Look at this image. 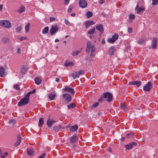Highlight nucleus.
<instances>
[{
    "label": "nucleus",
    "instance_id": "473e14b6",
    "mask_svg": "<svg viewBox=\"0 0 158 158\" xmlns=\"http://www.w3.org/2000/svg\"><path fill=\"white\" fill-rule=\"evenodd\" d=\"M27 70V69L25 67L22 68L21 69V72L22 74H25Z\"/></svg>",
    "mask_w": 158,
    "mask_h": 158
},
{
    "label": "nucleus",
    "instance_id": "9b49d317",
    "mask_svg": "<svg viewBox=\"0 0 158 158\" xmlns=\"http://www.w3.org/2000/svg\"><path fill=\"white\" fill-rule=\"evenodd\" d=\"M79 3L80 6L81 8H85L87 6V2L85 0H80Z\"/></svg>",
    "mask_w": 158,
    "mask_h": 158
},
{
    "label": "nucleus",
    "instance_id": "39448f33",
    "mask_svg": "<svg viewBox=\"0 0 158 158\" xmlns=\"http://www.w3.org/2000/svg\"><path fill=\"white\" fill-rule=\"evenodd\" d=\"M152 87L151 83L150 81L148 82L147 84H146L143 88V90L145 92H149L151 88Z\"/></svg>",
    "mask_w": 158,
    "mask_h": 158
},
{
    "label": "nucleus",
    "instance_id": "79ce46f5",
    "mask_svg": "<svg viewBox=\"0 0 158 158\" xmlns=\"http://www.w3.org/2000/svg\"><path fill=\"white\" fill-rule=\"evenodd\" d=\"M14 88L17 90H19V87L18 84H15L14 85Z\"/></svg>",
    "mask_w": 158,
    "mask_h": 158
},
{
    "label": "nucleus",
    "instance_id": "0eeeda50",
    "mask_svg": "<svg viewBox=\"0 0 158 158\" xmlns=\"http://www.w3.org/2000/svg\"><path fill=\"white\" fill-rule=\"evenodd\" d=\"M137 145V143L135 142H132L129 144L126 145L125 147L127 150H130L134 146H136Z\"/></svg>",
    "mask_w": 158,
    "mask_h": 158
},
{
    "label": "nucleus",
    "instance_id": "774afa93",
    "mask_svg": "<svg viewBox=\"0 0 158 158\" xmlns=\"http://www.w3.org/2000/svg\"><path fill=\"white\" fill-rule=\"evenodd\" d=\"M125 138L124 137H123L121 138V140L122 141H123L125 140Z\"/></svg>",
    "mask_w": 158,
    "mask_h": 158
},
{
    "label": "nucleus",
    "instance_id": "6e6d98bb",
    "mask_svg": "<svg viewBox=\"0 0 158 158\" xmlns=\"http://www.w3.org/2000/svg\"><path fill=\"white\" fill-rule=\"evenodd\" d=\"M64 4L67 5L69 2L70 0H64Z\"/></svg>",
    "mask_w": 158,
    "mask_h": 158
},
{
    "label": "nucleus",
    "instance_id": "e2e57ef3",
    "mask_svg": "<svg viewBox=\"0 0 158 158\" xmlns=\"http://www.w3.org/2000/svg\"><path fill=\"white\" fill-rule=\"evenodd\" d=\"M24 38L23 37H21L20 38V39H19V40H20V41H22L24 39Z\"/></svg>",
    "mask_w": 158,
    "mask_h": 158
},
{
    "label": "nucleus",
    "instance_id": "4be33fe9",
    "mask_svg": "<svg viewBox=\"0 0 158 158\" xmlns=\"http://www.w3.org/2000/svg\"><path fill=\"white\" fill-rule=\"evenodd\" d=\"M78 127V126L77 125H75L71 127L70 130L73 132L77 130Z\"/></svg>",
    "mask_w": 158,
    "mask_h": 158
},
{
    "label": "nucleus",
    "instance_id": "9d476101",
    "mask_svg": "<svg viewBox=\"0 0 158 158\" xmlns=\"http://www.w3.org/2000/svg\"><path fill=\"white\" fill-rule=\"evenodd\" d=\"M56 122V121L53 119H50L49 117L47 120V124L49 127H51L52 125Z\"/></svg>",
    "mask_w": 158,
    "mask_h": 158
},
{
    "label": "nucleus",
    "instance_id": "c03bdc74",
    "mask_svg": "<svg viewBox=\"0 0 158 158\" xmlns=\"http://www.w3.org/2000/svg\"><path fill=\"white\" fill-rule=\"evenodd\" d=\"M144 8H143L142 7H139V5H137L136 6V7H135V10H144Z\"/></svg>",
    "mask_w": 158,
    "mask_h": 158
},
{
    "label": "nucleus",
    "instance_id": "ddd939ff",
    "mask_svg": "<svg viewBox=\"0 0 158 158\" xmlns=\"http://www.w3.org/2000/svg\"><path fill=\"white\" fill-rule=\"evenodd\" d=\"M6 67H0V76L1 77H4L5 75V70Z\"/></svg>",
    "mask_w": 158,
    "mask_h": 158
},
{
    "label": "nucleus",
    "instance_id": "72a5a7b5",
    "mask_svg": "<svg viewBox=\"0 0 158 158\" xmlns=\"http://www.w3.org/2000/svg\"><path fill=\"white\" fill-rule=\"evenodd\" d=\"M118 35L117 33H115L114 35H113L112 36V38L115 40V41L116 40H117L118 38Z\"/></svg>",
    "mask_w": 158,
    "mask_h": 158
},
{
    "label": "nucleus",
    "instance_id": "a878e982",
    "mask_svg": "<svg viewBox=\"0 0 158 158\" xmlns=\"http://www.w3.org/2000/svg\"><path fill=\"white\" fill-rule=\"evenodd\" d=\"M93 15V13L89 11H88L86 13V16L88 18H89L91 17Z\"/></svg>",
    "mask_w": 158,
    "mask_h": 158
},
{
    "label": "nucleus",
    "instance_id": "f3484780",
    "mask_svg": "<svg viewBox=\"0 0 158 158\" xmlns=\"http://www.w3.org/2000/svg\"><path fill=\"white\" fill-rule=\"evenodd\" d=\"M141 81H133L129 83L130 85H136L137 87H139L141 85Z\"/></svg>",
    "mask_w": 158,
    "mask_h": 158
},
{
    "label": "nucleus",
    "instance_id": "13d9d810",
    "mask_svg": "<svg viewBox=\"0 0 158 158\" xmlns=\"http://www.w3.org/2000/svg\"><path fill=\"white\" fill-rule=\"evenodd\" d=\"M25 7L23 6H21L20 7V10H25Z\"/></svg>",
    "mask_w": 158,
    "mask_h": 158
},
{
    "label": "nucleus",
    "instance_id": "5701e85b",
    "mask_svg": "<svg viewBox=\"0 0 158 158\" xmlns=\"http://www.w3.org/2000/svg\"><path fill=\"white\" fill-rule=\"evenodd\" d=\"M56 94L54 93H51L49 94L48 97L51 100H53Z\"/></svg>",
    "mask_w": 158,
    "mask_h": 158
},
{
    "label": "nucleus",
    "instance_id": "a211bd4d",
    "mask_svg": "<svg viewBox=\"0 0 158 158\" xmlns=\"http://www.w3.org/2000/svg\"><path fill=\"white\" fill-rule=\"evenodd\" d=\"M71 142L72 143H75L78 140V138L77 135H74L70 138Z\"/></svg>",
    "mask_w": 158,
    "mask_h": 158
},
{
    "label": "nucleus",
    "instance_id": "864d4df0",
    "mask_svg": "<svg viewBox=\"0 0 158 158\" xmlns=\"http://www.w3.org/2000/svg\"><path fill=\"white\" fill-rule=\"evenodd\" d=\"M64 22L65 24L67 25H68L69 24V21L66 19H64Z\"/></svg>",
    "mask_w": 158,
    "mask_h": 158
},
{
    "label": "nucleus",
    "instance_id": "c85d7f7f",
    "mask_svg": "<svg viewBox=\"0 0 158 158\" xmlns=\"http://www.w3.org/2000/svg\"><path fill=\"white\" fill-rule=\"evenodd\" d=\"M134 133L133 131H131L129 133L126 135V137L127 138H131L134 136Z\"/></svg>",
    "mask_w": 158,
    "mask_h": 158
},
{
    "label": "nucleus",
    "instance_id": "6e6552de",
    "mask_svg": "<svg viewBox=\"0 0 158 158\" xmlns=\"http://www.w3.org/2000/svg\"><path fill=\"white\" fill-rule=\"evenodd\" d=\"M27 155L29 156H32L34 155V148L31 147L27 148Z\"/></svg>",
    "mask_w": 158,
    "mask_h": 158
},
{
    "label": "nucleus",
    "instance_id": "bb28decb",
    "mask_svg": "<svg viewBox=\"0 0 158 158\" xmlns=\"http://www.w3.org/2000/svg\"><path fill=\"white\" fill-rule=\"evenodd\" d=\"M44 123V119L43 118H40L39 122V126L41 127Z\"/></svg>",
    "mask_w": 158,
    "mask_h": 158
},
{
    "label": "nucleus",
    "instance_id": "052dcab7",
    "mask_svg": "<svg viewBox=\"0 0 158 158\" xmlns=\"http://www.w3.org/2000/svg\"><path fill=\"white\" fill-rule=\"evenodd\" d=\"M104 2V1L103 0H101L99 2V3L100 4H102Z\"/></svg>",
    "mask_w": 158,
    "mask_h": 158
},
{
    "label": "nucleus",
    "instance_id": "09e8293b",
    "mask_svg": "<svg viewBox=\"0 0 158 158\" xmlns=\"http://www.w3.org/2000/svg\"><path fill=\"white\" fill-rule=\"evenodd\" d=\"M99 103L98 102L96 103L95 104H94L92 105V107L95 108L98 105Z\"/></svg>",
    "mask_w": 158,
    "mask_h": 158
},
{
    "label": "nucleus",
    "instance_id": "2f4dec72",
    "mask_svg": "<svg viewBox=\"0 0 158 158\" xmlns=\"http://www.w3.org/2000/svg\"><path fill=\"white\" fill-rule=\"evenodd\" d=\"M30 26V23H27V24L25 26V29L26 32H27L29 31Z\"/></svg>",
    "mask_w": 158,
    "mask_h": 158
},
{
    "label": "nucleus",
    "instance_id": "4468645a",
    "mask_svg": "<svg viewBox=\"0 0 158 158\" xmlns=\"http://www.w3.org/2000/svg\"><path fill=\"white\" fill-rule=\"evenodd\" d=\"M95 24V23L93 21H88L85 23V27L86 28H88L90 26L94 24Z\"/></svg>",
    "mask_w": 158,
    "mask_h": 158
},
{
    "label": "nucleus",
    "instance_id": "393cba45",
    "mask_svg": "<svg viewBox=\"0 0 158 158\" xmlns=\"http://www.w3.org/2000/svg\"><path fill=\"white\" fill-rule=\"evenodd\" d=\"M135 16L134 14H130L129 16L130 19L128 22L130 23L132 22V20L135 18Z\"/></svg>",
    "mask_w": 158,
    "mask_h": 158
},
{
    "label": "nucleus",
    "instance_id": "bf43d9fd",
    "mask_svg": "<svg viewBox=\"0 0 158 158\" xmlns=\"http://www.w3.org/2000/svg\"><path fill=\"white\" fill-rule=\"evenodd\" d=\"M107 150L108 151L110 152H112V150L110 148H108Z\"/></svg>",
    "mask_w": 158,
    "mask_h": 158
},
{
    "label": "nucleus",
    "instance_id": "de8ad7c7",
    "mask_svg": "<svg viewBox=\"0 0 158 158\" xmlns=\"http://www.w3.org/2000/svg\"><path fill=\"white\" fill-rule=\"evenodd\" d=\"M72 64V62H68L65 63L64 65L66 66H68Z\"/></svg>",
    "mask_w": 158,
    "mask_h": 158
},
{
    "label": "nucleus",
    "instance_id": "8fccbe9b",
    "mask_svg": "<svg viewBox=\"0 0 158 158\" xmlns=\"http://www.w3.org/2000/svg\"><path fill=\"white\" fill-rule=\"evenodd\" d=\"M46 154L45 153H43L40 156H39L38 158H44Z\"/></svg>",
    "mask_w": 158,
    "mask_h": 158
},
{
    "label": "nucleus",
    "instance_id": "7c9ffc66",
    "mask_svg": "<svg viewBox=\"0 0 158 158\" xmlns=\"http://www.w3.org/2000/svg\"><path fill=\"white\" fill-rule=\"evenodd\" d=\"M49 27L48 26L45 27L42 31V33L44 34L47 33L48 32Z\"/></svg>",
    "mask_w": 158,
    "mask_h": 158
},
{
    "label": "nucleus",
    "instance_id": "37998d69",
    "mask_svg": "<svg viewBox=\"0 0 158 158\" xmlns=\"http://www.w3.org/2000/svg\"><path fill=\"white\" fill-rule=\"evenodd\" d=\"M120 107L123 109L125 110L126 108V106L124 103H121Z\"/></svg>",
    "mask_w": 158,
    "mask_h": 158
},
{
    "label": "nucleus",
    "instance_id": "cd10ccee",
    "mask_svg": "<svg viewBox=\"0 0 158 158\" xmlns=\"http://www.w3.org/2000/svg\"><path fill=\"white\" fill-rule=\"evenodd\" d=\"M76 104L74 103H71L67 106V107L69 109L74 108Z\"/></svg>",
    "mask_w": 158,
    "mask_h": 158
},
{
    "label": "nucleus",
    "instance_id": "69168bd1",
    "mask_svg": "<svg viewBox=\"0 0 158 158\" xmlns=\"http://www.w3.org/2000/svg\"><path fill=\"white\" fill-rule=\"evenodd\" d=\"M3 9V5H0V10H2Z\"/></svg>",
    "mask_w": 158,
    "mask_h": 158
},
{
    "label": "nucleus",
    "instance_id": "b1692460",
    "mask_svg": "<svg viewBox=\"0 0 158 158\" xmlns=\"http://www.w3.org/2000/svg\"><path fill=\"white\" fill-rule=\"evenodd\" d=\"M72 76L74 79L76 78H78L79 77L77 72H74L73 73H72Z\"/></svg>",
    "mask_w": 158,
    "mask_h": 158
},
{
    "label": "nucleus",
    "instance_id": "c9c22d12",
    "mask_svg": "<svg viewBox=\"0 0 158 158\" xmlns=\"http://www.w3.org/2000/svg\"><path fill=\"white\" fill-rule=\"evenodd\" d=\"M145 41V40L143 39L139 40L138 41V43L139 44H143Z\"/></svg>",
    "mask_w": 158,
    "mask_h": 158
},
{
    "label": "nucleus",
    "instance_id": "7ed1b4c3",
    "mask_svg": "<svg viewBox=\"0 0 158 158\" xmlns=\"http://www.w3.org/2000/svg\"><path fill=\"white\" fill-rule=\"evenodd\" d=\"M29 101V97L26 94V96L23 98L21 99L20 101L19 102L18 105L19 106H21L23 105H25L27 104Z\"/></svg>",
    "mask_w": 158,
    "mask_h": 158
},
{
    "label": "nucleus",
    "instance_id": "680f3d73",
    "mask_svg": "<svg viewBox=\"0 0 158 158\" xmlns=\"http://www.w3.org/2000/svg\"><path fill=\"white\" fill-rule=\"evenodd\" d=\"M60 81V79L59 78H56V81L57 82H59Z\"/></svg>",
    "mask_w": 158,
    "mask_h": 158
},
{
    "label": "nucleus",
    "instance_id": "f03ea898",
    "mask_svg": "<svg viewBox=\"0 0 158 158\" xmlns=\"http://www.w3.org/2000/svg\"><path fill=\"white\" fill-rule=\"evenodd\" d=\"M86 51L87 52L91 51V53L90 55L91 57H92L94 56L93 53L95 51V48L94 45L89 41L87 42Z\"/></svg>",
    "mask_w": 158,
    "mask_h": 158
},
{
    "label": "nucleus",
    "instance_id": "4d7b16f0",
    "mask_svg": "<svg viewBox=\"0 0 158 158\" xmlns=\"http://www.w3.org/2000/svg\"><path fill=\"white\" fill-rule=\"evenodd\" d=\"M17 53H18V54L20 53H21V49L19 48H17Z\"/></svg>",
    "mask_w": 158,
    "mask_h": 158
},
{
    "label": "nucleus",
    "instance_id": "603ef678",
    "mask_svg": "<svg viewBox=\"0 0 158 158\" xmlns=\"http://www.w3.org/2000/svg\"><path fill=\"white\" fill-rule=\"evenodd\" d=\"M143 10H136V13L137 14L139 15H141L143 13Z\"/></svg>",
    "mask_w": 158,
    "mask_h": 158
},
{
    "label": "nucleus",
    "instance_id": "3c124183",
    "mask_svg": "<svg viewBox=\"0 0 158 158\" xmlns=\"http://www.w3.org/2000/svg\"><path fill=\"white\" fill-rule=\"evenodd\" d=\"M132 29L131 27H128V32L129 33H131L132 32Z\"/></svg>",
    "mask_w": 158,
    "mask_h": 158
},
{
    "label": "nucleus",
    "instance_id": "a19ab883",
    "mask_svg": "<svg viewBox=\"0 0 158 158\" xmlns=\"http://www.w3.org/2000/svg\"><path fill=\"white\" fill-rule=\"evenodd\" d=\"M8 123L10 124H12L14 125L16 123V121L14 119H11L9 121Z\"/></svg>",
    "mask_w": 158,
    "mask_h": 158
},
{
    "label": "nucleus",
    "instance_id": "49530a36",
    "mask_svg": "<svg viewBox=\"0 0 158 158\" xmlns=\"http://www.w3.org/2000/svg\"><path fill=\"white\" fill-rule=\"evenodd\" d=\"M77 72L78 73L79 76H80V75H83L84 74V72L82 70H80Z\"/></svg>",
    "mask_w": 158,
    "mask_h": 158
},
{
    "label": "nucleus",
    "instance_id": "dca6fc26",
    "mask_svg": "<svg viewBox=\"0 0 158 158\" xmlns=\"http://www.w3.org/2000/svg\"><path fill=\"white\" fill-rule=\"evenodd\" d=\"M17 141L14 144V145L15 146H17L20 144L21 142V137L19 134H18L17 135Z\"/></svg>",
    "mask_w": 158,
    "mask_h": 158
},
{
    "label": "nucleus",
    "instance_id": "e433bc0d",
    "mask_svg": "<svg viewBox=\"0 0 158 158\" xmlns=\"http://www.w3.org/2000/svg\"><path fill=\"white\" fill-rule=\"evenodd\" d=\"M21 30H22V27H21V26H18L16 28V32L17 33H19V32H20V31H21Z\"/></svg>",
    "mask_w": 158,
    "mask_h": 158
},
{
    "label": "nucleus",
    "instance_id": "f8f14e48",
    "mask_svg": "<svg viewBox=\"0 0 158 158\" xmlns=\"http://www.w3.org/2000/svg\"><path fill=\"white\" fill-rule=\"evenodd\" d=\"M58 30V28L57 26H52L49 32L51 33V35H52L55 32L57 31Z\"/></svg>",
    "mask_w": 158,
    "mask_h": 158
},
{
    "label": "nucleus",
    "instance_id": "0e129e2a",
    "mask_svg": "<svg viewBox=\"0 0 158 158\" xmlns=\"http://www.w3.org/2000/svg\"><path fill=\"white\" fill-rule=\"evenodd\" d=\"M75 13H72L71 14V15L72 16H74L75 15Z\"/></svg>",
    "mask_w": 158,
    "mask_h": 158
},
{
    "label": "nucleus",
    "instance_id": "2eb2a0df",
    "mask_svg": "<svg viewBox=\"0 0 158 158\" xmlns=\"http://www.w3.org/2000/svg\"><path fill=\"white\" fill-rule=\"evenodd\" d=\"M96 28L97 30L101 33H103L104 31L103 26L101 24H99L98 26H96Z\"/></svg>",
    "mask_w": 158,
    "mask_h": 158
},
{
    "label": "nucleus",
    "instance_id": "c756f323",
    "mask_svg": "<svg viewBox=\"0 0 158 158\" xmlns=\"http://www.w3.org/2000/svg\"><path fill=\"white\" fill-rule=\"evenodd\" d=\"M53 130L56 132H58L60 131V127L56 126H54L52 127Z\"/></svg>",
    "mask_w": 158,
    "mask_h": 158
},
{
    "label": "nucleus",
    "instance_id": "a18cd8bd",
    "mask_svg": "<svg viewBox=\"0 0 158 158\" xmlns=\"http://www.w3.org/2000/svg\"><path fill=\"white\" fill-rule=\"evenodd\" d=\"M152 5H155L158 3V0H152Z\"/></svg>",
    "mask_w": 158,
    "mask_h": 158
},
{
    "label": "nucleus",
    "instance_id": "6ab92c4d",
    "mask_svg": "<svg viewBox=\"0 0 158 158\" xmlns=\"http://www.w3.org/2000/svg\"><path fill=\"white\" fill-rule=\"evenodd\" d=\"M116 50L114 46L111 47L109 49L108 53L110 55H113L114 52Z\"/></svg>",
    "mask_w": 158,
    "mask_h": 158
},
{
    "label": "nucleus",
    "instance_id": "4c0bfd02",
    "mask_svg": "<svg viewBox=\"0 0 158 158\" xmlns=\"http://www.w3.org/2000/svg\"><path fill=\"white\" fill-rule=\"evenodd\" d=\"M36 91V89H33L32 90V91H30L27 94V96H29L30 97V95L31 94H33L35 93Z\"/></svg>",
    "mask_w": 158,
    "mask_h": 158
},
{
    "label": "nucleus",
    "instance_id": "f257e3e1",
    "mask_svg": "<svg viewBox=\"0 0 158 158\" xmlns=\"http://www.w3.org/2000/svg\"><path fill=\"white\" fill-rule=\"evenodd\" d=\"M112 95L108 92H106L103 94L102 97L99 99L98 101L102 102L105 101L110 102L112 100Z\"/></svg>",
    "mask_w": 158,
    "mask_h": 158
},
{
    "label": "nucleus",
    "instance_id": "ea45409f",
    "mask_svg": "<svg viewBox=\"0 0 158 158\" xmlns=\"http://www.w3.org/2000/svg\"><path fill=\"white\" fill-rule=\"evenodd\" d=\"M80 52V51H77L74 52H73L72 53V55L73 56H76Z\"/></svg>",
    "mask_w": 158,
    "mask_h": 158
},
{
    "label": "nucleus",
    "instance_id": "58836bf2",
    "mask_svg": "<svg viewBox=\"0 0 158 158\" xmlns=\"http://www.w3.org/2000/svg\"><path fill=\"white\" fill-rule=\"evenodd\" d=\"M107 41L109 43H113L115 41V40L112 38L108 39L107 40Z\"/></svg>",
    "mask_w": 158,
    "mask_h": 158
},
{
    "label": "nucleus",
    "instance_id": "338daca9",
    "mask_svg": "<svg viewBox=\"0 0 158 158\" xmlns=\"http://www.w3.org/2000/svg\"><path fill=\"white\" fill-rule=\"evenodd\" d=\"M8 155V153L7 152H5L4 153V155H5V156H7Z\"/></svg>",
    "mask_w": 158,
    "mask_h": 158
},
{
    "label": "nucleus",
    "instance_id": "412c9836",
    "mask_svg": "<svg viewBox=\"0 0 158 158\" xmlns=\"http://www.w3.org/2000/svg\"><path fill=\"white\" fill-rule=\"evenodd\" d=\"M157 40L156 39H154L152 40V48L155 49L156 47Z\"/></svg>",
    "mask_w": 158,
    "mask_h": 158
},
{
    "label": "nucleus",
    "instance_id": "aec40b11",
    "mask_svg": "<svg viewBox=\"0 0 158 158\" xmlns=\"http://www.w3.org/2000/svg\"><path fill=\"white\" fill-rule=\"evenodd\" d=\"M42 79L40 77H37L35 78V82L37 85L40 84L42 82Z\"/></svg>",
    "mask_w": 158,
    "mask_h": 158
},
{
    "label": "nucleus",
    "instance_id": "20e7f679",
    "mask_svg": "<svg viewBox=\"0 0 158 158\" xmlns=\"http://www.w3.org/2000/svg\"><path fill=\"white\" fill-rule=\"evenodd\" d=\"M0 25L7 29H9L11 27L10 22L6 20H2L0 21Z\"/></svg>",
    "mask_w": 158,
    "mask_h": 158
},
{
    "label": "nucleus",
    "instance_id": "1a4fd4ad",
    "mask_svg": "<svg viewBox=\"0 0 158 158\" xmlns=\"http://www.w3.org/2000/svg\"><path fill=\"white\" fill-rule=\"evenodd\" d=\"M62 96L67 101L68 103H69L72 99L71 96L68 94H64Z\"/></svg>",
    "mask_w": 158,
    "mask_h": 158
},
{
    "label": "nucleus",
    "instance_id": "f704fd0d",
    "mask_svg": "<svg viewBox=\"0 0 158 158\" xmlns=\"http://www.w3.org/2000/svg\"><path fill=\"white\" fill-rule=\"evenodd\" d=\"M95 30V28L94 27L92 29L89 30L88 33L89 34H92L94 32Z\"/></svg>",
    "mask_w": 158,
    "mask_h": 158
},
{
    "label": "nucleus",
    "instance_id": "423d86ee",
    "mask_svg": "<svg viewBox=\"0 0 158 158\" xmlns=\"http://www.w3.org/2000/svg\"><path fill=\"white\" fill-rule=\"evenodd\" d=\"M64 91L65 92H67L70 93L71 94L74 95L75 94V90L73 89L69 86H66L64 89Z\"/></svg>",
    "mask_w": 158,
    "mask_h": 158
},
{
    "label": "nucleus",
    "instance_id": "5fc2aeb1",
    "mask_svg": "<svg viewBox=\"0 0 158 158\" xmlns=\"http://www.w3.org/2000/svg\"><path fill=\"white\" fill-rule=\"evenodd\" d=\"M55 19V18L54 17H51L50 18V21L52 22L54 21Z\"/></svg>",
    "mask_w": 158,
    "mask_h": 158
}]
</instances>
